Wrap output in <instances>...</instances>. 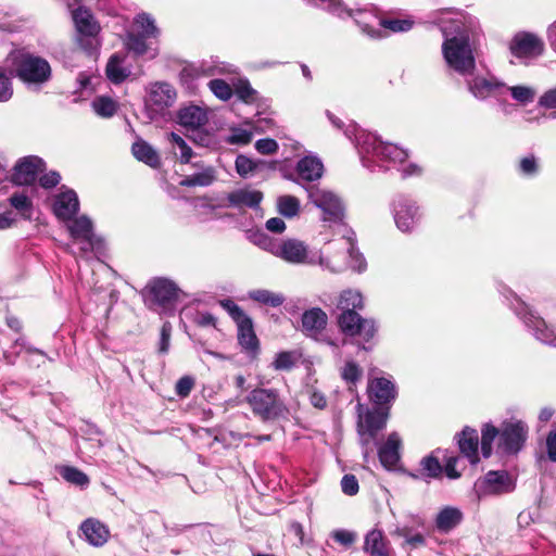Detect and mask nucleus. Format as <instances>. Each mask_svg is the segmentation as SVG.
<instances>
[{
    "mask_svg": "<svg viewBox=\"0 0 556 556\" xmlns=\"http://www.w3.org/2000/svg\"><path fill=\"white\" fill-rule=\"evenodd\" d=\"M263 200V193L260 190L250 187L238 188L228 192L223 199L219 207L235 208L244 211L247 208L256 210Z\"/></svg>",
    "mask_w": 556,
    "mask_h": 556,
    "instance_id": "nucleus-20",
    "label": "nucleus"
},
{
    "mask_svg": "<svg viewBox=\"0 0 556 556\" xmlns=\"http://www.w3.org/2000/svg\"><path fill=\"white\" fill-rule=\"evenodd\" d=\"M457 443L460 453L471 465L479 463V437L477 430L465 427L463 431L457 434Z\"/></svg>",
    "mask_w": 556,
    "mask_h": 556,
    "instance_id": "nucleus-29",
    "label": "nucleus"
},
{
    "mask_svg": "<svg viewBox=\"0 0 556 556\" xmlns=\"http://www.w3.org/2000/svg\"><path fill=\"white\" fill-rule=\"evenodd\" d=\"M80 530L83 532L84 539L90 545L96 547L103 546L110 538L109 528L103 522L94 518L86 519L81 523Z\"/></svg>",
    "mask_w": 556,
    "mask_h": 556,
    "instance_id": "nucleus-30",
    "label": "nucleus"
},
{
    "mask_svg": "<svg viewBox=\"0 0 556 556\" xmlns=\"http://www.w3.org/2000/svg\"><path fill=\"white\" fill-rule=\"evenodd\" d=\"M207 86L212 93L222 101H228L233 94V89L223 79H212Z\"/></svg>",
    "mask_w": 556,
    "mask_h": 556,
    "instance_id": "nucleus-50",
    "label": "nucleus"
},
{
    "mask_svg": "<svg viewBox=\"0 0 556 556\" xmlns=\"http://www.w3.org/2000/svg\"><path fill=\"white\" fill-rule=\"evenodd\" d=\"M177 121L184 128L195 130L208 121V111L202 106L189 104L177 112Z\"/></svg>",
    "mask_w": 556,
    "mask_h": 556,
    "instance_id": "nucleus-27",
    "label": "nucleus"
},
{
    "mask_svg": "<svg viewBox=\"0 0 556 556\" xmlns=\"http://www.w3.org/2000/svg\"><path fill=\"white\" fill-rule=\"evenodd\" d=\"M377 327L372 319H362L356 336H359L365 342H369L376 334Z\"/></svg>",
    "mask_w": 556,
    "mask_h": 556,
    "instance_id": "nucleus-59",
    "label": "nucleus"
},
{
    "mask_svg": "<svg viewBox=\"0 0 556 556\" xmlns=\"http://www.w3.org/2000/svg\"><path fill=\"white\" fill-rule=\"evenodd\" d=\"M498 430L497 451L506 455L519 453L528 439L527 424L519 419H509L503 421Z\"/></svg>",
    "mask_w": 556,
    "mask_h": 556,
    "instance_id": "nucleus-16",
    "label": "nucleus"
},
{
    "mask_svg": "<svg viewBox=\"0 0 556 556\" xmlns=\"http://www.w3.org/2000/svg\"><path fill=\"white\" fill-rule=\"evenodd\" d=\"M220 305L237 325L238 342L241 349L252 357L256 356L260 352V341L255 334L252 318L230 299L220 301Z\"/></svg>",
    "mask_w": 556,
    "mask_h": 556,
    "instance_id": "nucleus-8",
    "label": "nucleus"
},
{
    "mask_svg": "<svg viewBox=\"0 0 556 556\" xmlns=\"http://www.w3.org/2000/svg\"><path fill=\"white\" fill-rule=\"evenodd\" d=\"M496 439H500V430L492 424H484L481 428V453L484 458L492 455Z\"/></svg>",
    "mask_w": 556,
    "mask_h": 556,
    "instance_id": "nucleus-42",
    "label": "nucleus"
},
{
    "mask_svg": "<svg viewBox=\"0 0 556 556\" xmlns=\"http://www.w3.org/2000/svg\"><path fill=\"white\" fill-rule=\"evenodd\" d=\"M543 41L530 33L517 34L510 42V51L518 58L539 56L543 53Z\"/></svg>",
    "mask_w": 556,
    "mask_h": 556,
    "instance_id": "nucleus-23",
    "label": "nucleus"
},
{
    "mask_svg": "<svg viewBox=\"0 0 556 556\" xmlns=\"http://www.w3.org/2000/svg\"><path fill=\"white\" fill-rule=\"evenodd\" d=\"M433 23L440 28L444 38L442 55L448 68L467 77L476 70L470 37H475L479 28L478 20L455 9H444L438 12Z\"/></svg>",
    "mask_w": 556,
    "mask_h": 556,
    "instance_id": "nucleus-2",
    "label": "nucleus"
},
{
    "mask_svg": "<svg viewBox=\"0 0 556 556\" xmlns=\"http://www.w3.org/2000/svg\"><path fill=\"white\" fill-rule=\"evenodd\" d=\"M363 369L354 361H348L341 368L342 379L352 386H355L362 378Z\"/></svg>",
    "mask_w": 556,
    "mask_h": 556,
    "instance_id": "nucleus-49",
    "label": "nucleus"
},
{
    "mask_svg": "<svg viewBox=\"0 0 556 556\" xmlns=\"http://www.w3.org/2000/svg\"><path fill=\"white\" fill-rule=\"evenodd\" d=\"M46 163L36 155L22 157L14 166L12 180L20 186H28L36 181L39 173L43 172Z\"/></svg>",
    "mask_w": 556,
    "mask_h": 556,
    "instance_id": "nucleus-21",
    "label": "nucleus"
},
{
    "mask_svg": "<svg viewBox=\"0 0 556 556\" xmlns=\"http://www.w3.org/2000/svg\"><path fill=\"white\" fill-rule=\"evenodd\" d=\"M10 204L20 212H26L31 208V201L24 193H14L10 197Z\"/></svg>",
    "mask_w": 556,
    "mask_h": 556,
    "instance_id": "nucleus-60",
    "label": "nucleus"
},
{
    "mask_svg": "<svg viewBox=\"0 0 556 556\" xmlns=\"http://www.w3.org/2000/svg\"><path fill=\"white\" fill-rule=\"evenodd\" d=\"M180 292L173 280L159 277L148 282L142 290V296L150 309L165 312L174 306Z\"/></svg>",
    "mask_w": 556,
    "mask_h": 556,
    "instance_id": "nucleus-10",
    "label": "nucleus"
},
{
    "mask_svg": "<svg viewBox=\"0 0 556 556\" xmlns=\"http://www.w3.org/2000/svg\"><path fill=\"white\" fill-rule=\"evenodd\" d=\"M92 109L101 117H112L117 111V103L110 97H97L92 103Z\"/></svg>",
    "mask_w": 556,
    "mask_h": 556,
    "instance_id": "nucleus-47",
    "label": "nucleus"
},
{
    "mask_svg": "<svg viewBox=\"0 0 556 556\" xmlns=\"http://www.w3.org/2000/svg\"><path fill=\"white\" fill-rule=\"evenodd\" d=\"M466 87L469 93L479 101L495 99L500 105H506L504 97L508 93V86L491 73L468 75Z\"/></svg>",
    "mask_w": 556,
    "mask_h": 556,
    "instance_id": "nucleus-9",
    "label": "nucleus"
},
{
    "mask_svg": "<svg viewBox=\"0 0 556 556\" xmlns=\"http://www.w3.org/2000/svg\"><path fill=\"white\" fill-rule=\"evenodd\" d=\"M67 230L74 241L79 242L83 254L94 251L101 244L100 239L96 238L91 219L81 215L67 222Z\"/></svg>",
    "mask_w": 556,
    "mask_h": 556,
    "instance_id": "nucleus-18",
    "label": "nucleus"
},
{
    "mask_svg": "<svg viewBox=\"0 0 556 556\" xmlns=\"http://www.w3.org/2000/svg\"><path fill=\"white\" fill-rule=\"evenodd\" d=\"M252 413L263 421H273L288 414L280 392L274 388H255L245 397Z\"/></svg>",
    "mask_w": 556,
    "mask_h": 556,
    "instance_id": "nucleus-7",
    "label": "nucleus"
},
{
    "mask_svg": "<svg viewBox=\"0 0 556 556\" xmlns=\"http://www.w3.org/2000/svg\"><path fill=\"white\" fill-rule=\"evenodd\" d=\"M131 152L138 161L149 165L150 167L157 168L161 164L156 150L144 140L139 139L134 142Z\"/></svg>",
    "mask_w": 556,
    "mask_h": 556,
    "instance_id": "nucleus-34",
    "label": "nucleus"
},
{
    "mask_svg": "<svg viewBox=\"0 0 556 556\" xmlns=\"http://www.w3.org/2000/svg\"><path fill=\"white\" fill-rule=\"evenodd\" d=\"M61 475L64 480L78 486H86L89 483L87 475L75 467H64Z\"/></svg>",
    "mask_w": 556,
    "mask_h": 556,
    "instance_id": "nucleus-53",
    "label": "nucleus"
},
{
    "mask_svg": "<svg viewBox=\"0 0 556 556\" xmlns=\"http://www.w3.org/2000/svg\"><path fill=\"white\" fill-rule=\"evenodd\" d=\"M420 468L422 475L428 478H439L443 471V467L440 464V460L433 454L424 457L420 460Z\"/></svg>",
    "mask_w": 556,
    "mask_h": 556,
    "instance_id": "nucleus-48",
    "label": "nucleus"
},
{
    "mask_svg": "<svg viewBox=\"0 0 556 556\" xmlns=\"http://www.w3.org/2000/svg\"><path fill=\"white\" fill-rule=\"evenodd\" d=\"M166 140L172 146L174 153L178 155L182 164H188L192 157V149L178 134L172 131L166 134Z\"/></svg>",
    "mask_w": 556,
    "mask_h": 556,
    "instance_id": "nucleus-39",
    "label": "nucleus"
},
{
    "mask_svg": "<svg viewBox=\"0 0 556 556\" xmlns=\"http://www.w3.org/2000/svg\"><path fill=\"white\" fill-rule=\"evenodd\" d=\"M14 71L24 84L42 85L51 77V67L47 60L30 53L21 54L14 61Z\"/></svg>",
    "mask_w": 556,
    "mask_h": 556,
    "instance_id": "nucleus-13",
    "label": "nucleus"
},
{
    "mask_svg": "<svg viewBox=\"0 0 556 556\" xmlns=\"http://www.w3.org/2000/svg\"><path fill=\"white\" fill-rule=\"evenodd\" d=\"M402 446V440L397 432H391L386 442L376 446L377 454L381 465L388 469H394L400 462V448Z\"/></svg>",
    "mask_w": 556,
    "mask_h": 556,
    "instance_id": "nucleus-26",
    "label": "nucleus"
},
{
    "mask_svg": "<svg viewBox=\"0 0 556 556\" xmlns=\"http://www.w3.org/2000/svg\"><path fill=\"white\" fill-rule=\"evenodd\" d=\"M364 306L363 295L357 290L348 289L341 292L338 308L340 311H356Z\"/></svg>",
    "mask_w": 556,
    "mask_h": 556,
    "instance_id": "nucleus-41",
    "label": "nucleus"
},
{
    "mask_svg": "<svg viewBox=\"0 0 556 556\" xmlns=\"http://www.w3.org/2000/svg\"><path fill=\"white\" fill-rule=\"evenodd\" d=\"M308 201L323 213L325 222L340 223L344 218V204L333 191L315 185L305 187Z\"/></svg>",
    "mask_w": 556,
    "mask_h": 556,
    "instance_id": "nucleus-14",
    "label": "nucleus"
},
{
    "mask_svg": "<svg viewBox=\"0 0 556 556\" xmlns=\"http://www.w3.org/2000/svg\"><path fill=\"white\" fill-rule=\"evenodd\" d=\"M363 549L369 556H390L389 542L378 529H372L365 535Z\"/></svg>",
    "mask_w": 556,
    "mask_h": 556,
    "instance_id": "nucleus-31",
    "label": "nucleus"
},
{
    "mask_svg": "<svg viewBox=\"0 0 556 556\" xmlns=\"http://www.w3.org/2000/svg\"><path fill=\"white\" fill-rule=\"evenodd\" d=\"M539 104L546 109H556V87L545 91L540 97Z\"/></svg>",
    "mask_w": 556,
    "mask_h": 556,
    "instance_id": "nucleus-64",
    "label": "nucleus"
},
{
    "mask_svg": "<svg viewBox=\"0 0 556 556\" xmlns=\"http://www.w3.org/2000/svg\"><path fill=\"white\" fill-rule=\"evenodd\" d=\"M105 72L109 80L113 84H121L130 75V70L123 66V59L117 54H113L109 59Z\"/></svg>",
    "mask_w": 556,
    "mask_h": 556,
    "instance_id": "nucleus-38",
    "label": "nucleus"
},
{
    "mask_svg": "<svg viewBox=\"0 0 556 556\" xmlns=\"http://www.w3.org/2000/svg\"><path fill=\"white\" fill-rule=\"evenodd\" d=\"M249 298L261 304L278 307L285 302V298L280 293H275L266 289H256L249 292Z\"/></svg>",
    "mask_w": 556,
    "mask_h": 556,
    "instance_id": "nucleus-43",
    "label": "nucleus"
},
{
    "mask_svg": "<svg viewBox=\"0 0 556 556\" xmlns=\"http://www.w3.org/2000/svg\"><path fill=\"white\" fill-rule=\"evenodd\" d=\"M79 211L77 193L72 189L62 187V191L54 197L53 213L63 222H70Z\"/></svg>",
    "mask_w": 556,
    "mask_h": 556,
    "instance_id": "nucleus-24",
    "label": "nucleus"
},
{
    "mask_svg": "<svg viewBox=\"0 0 556 556\" xmlns=\"http://www.w3.org/2000/svg\"><path fill=\"white\" fill-rule=\"evenodd\" d=\"M253 134L251 130L233 127L230 129V135L227 138V142L231 144H247L252 140Z\"/></svg>",
    "mask_w": 556,
    "mask_h": 556,
    "instance_id": "nucleus-55",
    "label": "nucleus"
},
{
    "mask_svg": "<svg viewBox=\"0 0 556 556\" xmlns=\"http://www.w3.org/2000/svg\"><path fill=\"white\" fill-rule=\"evenodd\" d=\"M13 96L11 78L4 70L0 68V102L9 101Z\"/></svg>",
    "mask_w": 556,
    "mask_h": 556,
    "instance_id": "nucleus-58",
    "label": "nucleus"
},
{
    "mask_svg": "<svg viewBox=\"0 0 556 556\" xmlns=\"http://www.w3.org/2000/svg\"><path fill=\"white\" fill-rule=\"evenodd\" d=\"M132 29L151 40L157 39L160 36V29L154 17L147 12H141L135 16Z\"/></svg>",
    "mask_w": 556,
    "mask_h": 556,
    "instance_id": "nucleus-36",
    "label": "nucleus"
},
{
    "mask_svg": "<svg viewBox=\"0 0 556 556\" xmlns=\"http://www.w3.org/2000/svg\"><path fill=\"white\" fill-rule=\"evenodd\" d=\"M301 203L293 195H280L277 199V210L286 218H293L300 213Z\"/></svg>",
    "mask_w": 556,
    "mask_h": 556,
    "instance_id": "nucleus-44",
    "label": "nucleus"
},
{
    "mask_svg": "<svg viewBox=\"0 0 556 556\" xmlns=\"http://www.w3.org/2000/svg\"><path fill=\"white\" fill-rule=\"evenodd\" d=\"M516 479L506 470H490L477 479L472 493L479 502L489 496H501L514 492Z\"/></svg>",
    "mask_w": 556,
    "mask_h": 556,
    "instance_id": "nucleus-12",
    "label": "nucleus"
},
{
    "mask_svg": "<svg viewBox=\"0 0 556 556\" xmlns=\"http://www.w3.org/2000/svg\"><path fill=\"white\" fill-rule=\"evenodd\" d=\"M233 93L247 104L255 103L260 99L258 92L252 88L250 81L245 78L238 80L235 85Z\"/></svg>",
    "mask_w": 556,
    "mask_h": 556,
    "instance_id": "nucleus-46",
    "label": "nucleus"
},
{
    "mask_svg": "<svg viewBox=\"0 0 556 556\" xmlns=\"http://www.w3.org/2000/svg\"><path fill=\"white\" fill-rule=\"evenodd\" d=\"M518 172L526 177H533L539 173V163L533 154L522 157L518 164Z\"/></svg>",
    "mask_w": 556,
    "mask_h": 556,
    "instance_id": "nucleus-54",
    "label": "nucleus"
},
{
    "mask_svg": "<svg viewBox=\"0 0 556 556\" xmlns=\"http://www.w3.org/2000/svg\"><path fill=\"white\" fill-rule=\"evenodd\" d=\"M463 520V513L460 509L446 506L439 511L435 518V527L440 532H450L457 527Z\"/></svg>",
    "mask_w": 556,
    "mask_h": 556,
    "instance_id": "nucleus-33",
    "label": "nucleus"
},
{
    "mask_svg": "<svg viewBox=\"0 0 556 556\" xmlns=\"http://www.w3.org/2000/svg\"><path fill=\"white\" fill-rule=\"evenodd\" d=\"M258 244L269 251L275 256L283 260L290 264H306L316 265L318 264L324 269L329 271H336L340 269V266H332L330 262L326 260L319 251H311L308 247L301 240L287 239L280 242L273 241L264 233H260Z\"/></svg>",
    "mask_w": 556,
    "mask_h": 556,
    "instance_id": "nucleus-3",
    "label": "nucleus"
},
{
    "mask_svg": "<svg viewBox=\"0 0 556 556\" xmlns=\"http://www.w3.org/2000/svg\"><path fill=\"white\" fill-rule=\"evenodd\" d=\"M329 122L342 130L358 151L362 164L370 172L389 170L397 168L403 178L420 175L421 168L414 163L405 165L408 157L407 150L391 142L381 141L375 134L358 127L354 122L348 125L330 111L326 112Z\"/></svg>",
    "mask_w": 556,
    "mask_h": 556,
    "instance_id": "nucleus-1",
    "label": "nucleus"
},
{
    "mask_svg": "<svg viewBox=\"0 0 556 556\" xmlns=\"http://www.w3.org/2000/svg\"><path fill=\"white\" fill-rule=\"evenodd\" d=\"M502 295L507 300L510 308L523 323L528 331L543 344L556 348V329L549 327L546 321L535 314L523 301H521L510 289L502 287Z\"/></svg>",
    "mask_w": 556,
    "mask_h": 556,
    "instance_id": "nucleus-4",
    "label": "nucleus"
},
{
    "mask_svg": "<svg viewBox=\"0 0 556 556\" xmlns=\"http://www.w3.org/2000/svg\"><path fill=\"white\" fill-rule=\"evenodd\" d=\"M300 358L301 354L296 351H282L276 354L271 366L275 370H291Z\"/></svg>",
    "mask_w": 556,
    "mask_h": 556,
    "instance_id": "nucleus-45",
    "label": "nucleus"
},
{
    "mask_svg": "<svg viewBox=\"0 0 556 556\" xmlns=\"http://www.w3.org/2000/svg\"><path fill=\"white\" fill-rule=\"evenodd\" d=\"M177 98L175 88L165 81H156L150 85L146 98V104L153 111L160 113L170 108Z\"/></svg>",
    "mask_w": 556,
    "mask_h": 556,
    "instance_id": "nucleus-22",
    "label": "nucleus"
},
{
    "mask_svg": "<svg viewBox=\"0 0 556 556\" xmlns=\"http://www.w3.org/2000/svg\"><path fill=\"white\" fill-rule=\"evenodd\" d=\"M194 386V379L190 376L181 377L175 387L176 394L180 397H187Z\"/></svg>",
    "mask_w": 556,
    "mask_h": 556,
    "instance_id": "nucleus-62",
    "label": "nucleus"
},
{
    "mask_svg": "<svg viewBox=\"0 0 556 556\" xmlns=\"http://www.w3.org/2000/svg\"><path fill=\"white\" fill-rule=\"evenodd\" d=\"M200 172L185 176L179 182L184 187H207L215 180V170L212 166H202L199 163L193 164Z\"/></svg>",
    "mask_w": 556,
    "mask_h": 556,
    "instance_id": "nucleus-35",
    "label": "nucleus"
},
{
    "mask_svg": "<svg viewBox=\"0 0 556 556\" xmlns=\"http://www.w3.org/2000/svg\"><path fill=\"white\" fill-rule=\"evenodd\" d=\"M312 5L319 8L340 18L352 17L361 30L370 38H381V18L370 10L348 9L341 0H316Z\"/></svg>",
    "mask_w": 556,
    "mask_h": 556,
    "instance_id": "nucleus-6",
    "label": "nucleus"
},
{
    "mask_svg": "<svg viewBox=\"0 0 556 556\" xmlns=\"http://www.w3.org/2000/svg\"><path fill=\"white\" fill-rule=\"evenodd\" d=\"M508 92L510 93L511 98L520 104L531 103L535 98L534 89L528 86H508Z\"/></svg>",
    "mask_w": 556,
    "mask_h": 556,
    "instance_id": "nucleus-52",
    "label": "nucleus"
},
{
    "mask_svg": "<svg viewBox=\"0 0 556 556\" xmlns=\"http://www.w3.org/2000/svg\"><path fill=\"white\" fill-rule=\"evenodd\" d=\"M358 413V435L363 448V456L365 462L374 456L376 446L378 445V433L382 431L389 418V407H376L366 409L362 404H357Z\"/></svg>",
    "mask_w": 556,
    "mask_h": 556,
    "instance_id": "nucleus-5",
    "label": "nucleus"
},
{
    "mask_svg": "<svg viewBox=\"0 0 556 556\" xmlns=\"http://www.w3.org/2000/svg\"><path fill=\"white\" fill-rule=\"evenodd\" d=\"M73 21L76 28L78 46L89 55L94 54L99 47L100 25L92 13L83 7L73 11Z\"/></svg>",
    "mask_w": 556,
    "mask_h": 556,
    "instance_id": "nucleus-11",
    "label": "nucleus"
},
{
    "mask_svg": "<svg viewBox=\"0 0 556 556\" xmlns=\"http://www.w3.org/2000/svg\"><path fill=\"white\" fill-rule=\"evenodd\" d=\"M198 72L204 76L231 75L237 73V67L232 64L212 59L210 61H203L200 64Z\"/></svg>",
    "mask_w": 556,
    "mask_h": 556,
    "instance_id": "nucleus-37",
    "label": "nucleus"
},
{
    "mask_svg": "<svg viewBox=\"0 0 556 556\" xmlns=\"http://www.w3.org/2000/svg\"><path fill=\"white\" fill-rule=\"evenodd\" d=\"M342 492L349 496L357 494L359 485L358 481L353 475H344L341 480Z\"/></svg>",
    "mask_w": 556,
    "mask_h": 556,
    "instance_id": "nucleus-63",
    "label": "nucleus"
},
{
    "mask_svg": "<svg viewBox=\"0 0 556 556\" xmlns=\"http://www.w3.org/2000/svg\"><path fill=\"white\" fill-rule=\"evenodd\" d=\"M255 149L261 154L269 155L278 150V143L271 138H263L255 142Z\"/></svg>",
    "mask_w": 556,
    "mask_h": 556,
    "instance_id": "nucleus-61",
    "label": "nucleus"
},
{
    "mask_svg": "<svg viewBox=\"0 0 556 556\" xmlns=\"http://www.w3.org/2000/svg\"><path fill=\"white\" fill-rule=\"evenodd\" d=\"M413 25H414V22L410 20H400V18L382 20L381 18L382 37L386 35L387 30H390L393 33L408 31L412 29Z\"/></svg>",
    "mask_w": 556,
    "mask_h": 556,
    "instance_id": "nucleus-51",
    "label": "nucleus"
},
{
    "mask_svg": "<svg viewBox=\"0 0 556 556\" xmlns=\"http://www.w3.org/2000/svg\"><path fill=\"white\" fill-rule=\"evenodd\" d=\"M330 248H334L336 254L326 260H328L332 266H340L339 271L343 270L345 267H350L357 273H363L366 269V260L356 249L355 241L352 237H342L333 241ZM334 273H338V270Z\"/></svg>",
    "mask_w": 556,
    "mask_h": 556,
    "instance_id": "nucleus-15",
    "label": "nucleus"
},
{
    "mask_svg": "<svg viewBox=\"0 0 556 556\" xmlns=\"http://www.w3.org/2000/svg\"><path fill=\"white\" fill-rule=\"evenodd\" d=\"M393 217L399 230L412 232L421 219L420 207L413 199L399 195L393 201Z\"/></svg>",
    "mask_w": 556,
    "mask_h": 556,
    "instance_id": "nucleus-17",
    "label": "nucleus"
},
{
    "mask_svg": "<svg viewBox=\"0 0 556 556\" xmlns=\"http://www.w3.org/2000/svg\"><path fill=\"white\" fill-rule=\"evenodd\" d=\"M323 174L324 164L321 160L315 155H306L298 161L294 173L285 175V177L305 188L304 184L319 180Z\"/></svg>",
    "mask_w": 556,
    "mask_h": 556,
    "instance_id": "nucleus-19",
    "label": "nucleus"
},
{
    "mask_svg": "<svg viewBox=\"0 0 556 556\" xmlns=\"http://www.w3.org/2000/svg\"><path fill=\"white\" fill-rule=\"evenodd\" d=\"M331 538L339 544L349 547L353 545L357 539L355 532L345 530V529H337L332 531Z\"/></svg>",
    "mask_w": 556,
    "mask_h": 556,
    "instance_id": "nucleus-57",
    "label": "nucleus"
},
{
    "mask_svg": "<svg viewBox=\"0 0 556 556\" xmlns=\"http://www.w3.org/2000/svg\"><path fill=\"white\" fill-rule=\"evenodd\" d=\"M151 39L137 33L136 30L127 31L125 35V47L129 52H132L136 56L148 54L150 51V58H154L157 52L151 48Z\"/></svg>",
    "mask_w": 556,
    "mask_h": 556,
    "instance_id": "nucleus-32",
    "label": "nucleus"
},
{
    "mask_svg": "<svg viewBox=\"0 0 556 556\" xmlns=\"http://www.w3.org/2000/svg\"><path fill=\"white\" fill-rule=\"evenodd\" d=\"M362 319L356 311H341L338 317V325L344 334L354 337L357 333Z\"/></svg>",
    "mask_w": 556,
    "mask_h": 556,
    "instance_id": "nucleus-40",
    "label": "nucleus"
},
{
    "mask_svg": "<svg viewBox=\"0 0 556 556\" xmlns=\"http://www.w3.org/2000/svg\"><path fill=\"white\" fill-rule=\"evenodd\" d=\"M367 391L370 401L380 406L392 403L397 395L394 382L384 377L370 379Z\"/></svg>",
    "mask_w": 556,
    "mask_h": 556,
    "instance_id": "nucleus-25",
    "label": "nucleus"
},
{
    "mask_svg": "<svg viewBox=\"0 0 556 556\" xmlns=\"http://www.w3.org/2000/svg\"><path fill=\"white\" fill-rule=\"evenodd\" d=\"M235 164L237 173L243 178L250 176L257 167L256 163L245 155H238Z\"/></svg>",
    "mask_w": 556,
    "mask_h": 556,
    "instance_id": "nucleus-56",
    "label": "nucleus"
},
{
    "mask_svg": "<svg viewBox=\"0 0 556 556\" xmlns=\"http://www.w3.org/2000/svg\"><path fill=\"white\" fill-rule=\"evenodd\" d=\"M302 330L307 337L318 339L321 331L326 328L328 316L319 307H313L302 314Z\"/></svg>",
    "mask_w": 556,
    "mask_h": 556,
    "instance_id": "nucleus-28",
    "label": "nucleus"
}]
</instances>
